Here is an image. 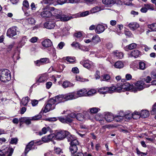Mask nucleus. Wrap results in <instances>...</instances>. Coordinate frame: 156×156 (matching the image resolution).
Wrapping results in <instances>:
<instances>
[{
    "label": "nucleus",
    "instance_id": "ddd939ff",
    "mask_svg": "<svg viewBox=\"0 0 156 156\" xmlns=\"http://www.w3.org/2000/svg\"><path fill=\"white\" fill-rule=\"evenodd\" d=\"M13 152V149L12 148H9L5 154L4 150H0V156H11Z\"/></svg>",
    "mask_w": 156,
    "mask_h": 156
},
{
    "label": "nucleus",
    "instance_id": "a878e982",
    "mask_svg": "<svg viewBox=\"0 0 156 156\" xmlns=\"http://www.w3.org/2000/svg\"><path fill=\"white\" fill-rule=\"evenodd\" d=\"M102 1L103 4L108 6H111L115 3L114 0H102Z\"/></svg>",
    "mask_w": 156,
    "mask_h": 156
},
{
    "label": "nucleus",
    "instance_id": "774afa93",
    "mask_svg": "<svg viewBox=\"0 0 156 156\" xmlns=\"http://www.w3.org/2000/svg\"><path fill=\"white\" fill-rule=\"evenodd\" d=\"M76 80L77 81H80L81 82H83L85 81V79H84L81 78L80 76H76Z\"/></svg>",
    "mask_w": 156,
    "mask_h": 156
},
{
    "label": "nucleus",
    "instance_id": "e2e57ef3",
    "mask_svg": "<svg viewBox=\"0 0 156 156\" xmlns=\"http://www.w3.org/2000/svg\"><path fill=\"white\" fill-rule=\"evenodd\" d=\"M68 3L72 4H76L79 2L80 0H68Z\"/></svg>",
    "mask_w": 156,
    "mask_h": 156
},
{
    "label": "nucleus",
    "instance_id": "9d476101",
    "mask_svg": "<svg viewBox=\"0 0 156 156\" xmlns=\"http://www.w3.org/2000/svg\"><path fill=\"white\" fill-rule=\"evenodd\" d=\"M58 119L60 122L64 123L69 124L71 123L73 121V119L70 118L68 115L65 117H58Z\"/></svg>",
    "mask_w": 156,
    "mask_h": 156
},
{
    "label": "nucleus",
    "instance_id": "0eeeda50",
    "mask_svg": "<svg viewBox=\"0 0 156 156\" xmlns=\"http://www.w3.org/2000/svg\"><path fill=\"white\" fill-rule=\"evenodd\" d=\"M122 85L124 91L131 90L134 92H136L137 91L136 89L133 88V85H131L128 83L126 82Z\"/></svg>",
    "mask_w": 156,
    "mask_h": 156
},
{
    "label": "nucleus",
    "instance_id": "1a4fd4ad",
    "mask_svg": "<svg viewBox=\"0 0 156 156\" xmlns=\"http://www.w3.org/2000/svg\"><path fill=\"white\" fill-rule=\"evenodd\" d=\"M16 27H14L9 28L7 32V36L9 37H12L16 35Z\"/></svg>",
    "mask_w": 156,
    "mask_h": 156
},
{
    "label": "nucleus",
    "instance_id": "a18cd8bd",
    "mask_svg": "<svg viewBox=\"0 0 156 156\" xmlns=\"http://www.w3.org/2000/svg\"><path fill=\"white\" fill-rule=\"evenodd\" d=\"M108 93H112L115 92L116 87L115 86L108 87Z\"/></svg>",
    "mask_w": 156,
    "mask_h": 156
},
{
    "label": "nucleus",
    "instance_id": "8fccbe9b",
    "mask_svg": "<svg viewBox=\"0 0 156 156\" xmlns=\"http://www.w3.org/2000/svg\"><path fill=\"white\" fill-rule=\"evenodd\" d=\"M50 128L49 127H47V128H46L45 127H44L42 129V133H40V135H41L43 134H45L48 131L50 130Z\"/></svg>",
    "mask_w": 156,
    "mask_h": 156
},
{
    "label": "nucleus",
    "instance_id": "58836bf2",
    "mask_svg": "<svg viewBox=\"0 0 156 156\" xmlns=\"http://www.w3.org/2000/svg\"><path fill=\"white\" fill-rule=\"evenodd\" d=\"M76 119L79 121H83L84 120V115L81 113L77 114L76 115Z\"/></svg>",
    "mask_w": 156,
    "mask_h": 156
},
{
    "label": "nucleus",
    "instance_id": "f8f14e48",
    "mask_svg": "<svg viewBox=\"0 0 156 156\" xmlns=\"http://www.w3.org/2000/svg\"><path fill=\"white\" fill-rule=\"evenodd\" d=\"M47 9L46 8H44V10L41 13V16L43 18H49L52 16V12L49 10H47Z\"/></svg>",
    "mask_w": 156,
    "mask_h": 156
},
{
    "label": "nucleus",
    "instance_id": "bf43d9fd",
    "mask_svg": "<svg viewBox=\"0 0 156 156\" xmlns=\"http://www.w3.org/2000/svg\"><path fill=\"white\" fill-rule=\"evenodd\" d=\"M124 118H125L127 120H129L132 118V114L129 113L127 114L123 115Z\"/></svg>",
    "mask_w": 156,
    "mask_h": 156
},
{
    "label": "nucleus",
    "instance_id": "f3484780",
    "mask_svg": "<svg viewBox=\"0 0 156 156\" xmlns=\"http://www.w3.org/2000/svg\"><path fill=\"white\" fill-rule=\"evenodd\" d=\"M86 91L87 89L85 88H83L77 91L76 93V98L83 96H87Z\"/></svg>",
    "mask_w": 156,
    "mask_h": 156
},
{
    "label": "nucleus",
    "instance_id": "72a5a7b5",
    "mask_svg": "<svg viewBox=\"0 0 156 156\" xmlns=\"http://www.w3.org/2000/svg\"><path fill=\"white\" fill-rule=\"evenodd\" d=\"M149 112L147 110H143L140 113V116L142 118H147L149 116Z\"/></svg>",
    "mask_w": 156,
    "mask_h": 156
},
{
    "label": "nucleus",
    "instance_id": "680f3d73",
    "mask_svg": "<svg viewBox=\"0 0 156 156\" xmlns=\"http://www.w3.org/2000/svg\"><path fill=\"white\" fill-rule=\"evenodd\" d=\"M72 71L74 73H78L79 72L78 69L76 67L73 68L72 69Z\"/></svg>",
    "mask_w": 156,
    "mask_h": 156
},
{
    "label": "nucleus",
    "instance_id": "5fc2aeb1",
    "mask_svg": "<svg viewBox=\"0 0 156 156\" xmlns=\"http://www.w3.org/2000/svg\"><path fill=\"white\" fill-rule=\"evenodd\" d=\"M152 115L156 114V103L153 106L152 109L151 111Z\"/></svg>",
    "mask_w": 156,
    "mask_h": 156
},
{
    "label": "nucleus",
    "instance_id": "37998d69",
    "mask_svg": "<svg viewBox=\"0 0 156 156\" xmlns=\"http://www.w3.org/2000/svg\"><path fill=\"white\" fill-rule=\"evenodd\" d=\"M144 6L146 7L148 10H154V5L153 4L148 3L144 4Z\"/></svg>",
    "mask_w": 156,
    "mask_h": 156
},
{
    "label": "nucleus",
    "instance_id": "4d7b16f0",
    "mask_svg": "<svg viewBox=\"0 0 156 156\" xmlns=\"http://www.w3.org/2000/svg\"><path fill=\"white\" fill-rule=\"evenodd\" d=\"M49 141L52 140L53 139L55 138V135L54 134H49L48 136Z\"/></svg>",
    "mask_w": 156,
    "mask_h": 156
},
{
    "label": "nucleus",
    "instance_id": "603ef678",
    "mask_svg": "<svg viewBox=\"0 0 156 156\" xmlns=\"http://www.w3.org/2000/svg\"><path fill=\"white\" fill-rule=\"evenodd\" d=\"M42 117L41 115H38L31 118L32 120H37L40 119Z\"/></svg>",
    "mask_w": 156,
    "mask_h": 156
},
{
    "label": "nucleus",
    "instance_id": "de8ad7c7",
    "mask_svg": "<svg viewBox=\"0 0 156 156\" xmlns=\"http://www.w3.org/2000/svg\"><path fill=\"white\" fill-rule=\"evenodd\" d=\"M89 110L91 113H96L100 110V109L98 108L94 107L90 108Z\"/></svg>",
    "mask_w": 156,
    "mask_h": 156
},
{
    "label": "nucleus",
    "instance_id": "f704fd0d",
    "mask_svg": "<svg viewBox=\"0 0 156 156\" xmlns=\"http://www.w3.org/2000/svg\"><path fill=\"white\" fill-rule=\"evenodd\" d=\"M137 46V44L135 43H132L128 46H126L125 50L126 51H128V49L132 50L135 48Z\"/></svg>",
    "mask_w": 156,
    "mask_h": 156
},
{
    "label": "nucleus",
    "instance_id": "393cba45",
    "mask_svg": "<svg viewBox=\"0 0 156 156\" xmlns=\"http://www.w3.org/2000/svg\"><path fill=\"white\" fill-rule=\"evenodd\" d=\"M140 55V52L138 50L132 51L129 54V56L130 57H134L135 58L138 57Z\"/></svg>",
    "mask_w": 156,
    "mask_h": 156
},
{
    "label": "nucleus",
    "instance_id": "6e6d98bb",
    "mask_svg": "<svg viewBox=\"0 0 156 156\" xmlns=\"http://www.w3.org/2000/svg\"><path fill=\"white\" fill-rule=\"evenodd\" d=\"M55 153L57 154H59L62 152L61 149L59 147H55L54 149Z\"/></svg>",
    "mask_w": 156,
    "mask_h": 156
},
{
    "label": "nucleus",
    "instance_id": "dca6fc26",
    "mask_svg": "<svg viewBox=\"0 0 156 156\" xmlns=\"http://www.w3.org/2000/svg\"><path fill=\"white\" fill-rule=\"evenodd\" d=\"M105 27L102 24H98L96 27L95 32L97 34L103 33L105 30Z\"/></svg>",
    "mask_w": 156,
    "mask_h": 156
},
{
    "label": "nucleus",
    "instance_id": "f03ea898",
    "mask_svg": "<svg viewBox=\"0 0 156 156\" xmlns=\"http://www.w3.org/2000/svg\"><path fill=\"white\" fill-rule=\"evenodd\" d=\"M11 79L10 71L7 69L0 70V80L2 82L6 83Z\"/></svg>",
    "mask_w": 156,
    "mask_h": 156
},
{
    "label": "nucleus",
    "instance_id": "423d86ee",
    "mask_svg": "<svg viewBox=\"0 0 156 156\" xmlns=\"http://www.w3.org/2000/svg\"><path fill=\"white\" fill-rule=\"evenodd\" d=\"M70 146L69 149L71 153L74 154L76 153L78 150L77 145H79V142L77 140H74L70 144Z\"/></svg>",
    "mask_w": 156,
    "mask_h": 156
},
{
    "label": "nucleus",
    "instance_id": "c03bdc74",
    "mask_svg": "<svg viewBox=\"0 0 156 156\" xmlns=\"http://www.w3.org/2000/svg\"><path fill=\"white\" fill-rule=\"evenodd\" d=\"M148 27L152 31H156V23L148 25Z\"/></svg>",
    "mask_w": 156,
    "mask_h": 156
},
{
    "label": "nucleus",
    "instance_id": "2f4dec72",
    "mask_svg": "<svg viewBox=\"0 0 156 156\" xmlns=\"http://www.w3.org/2000/svg\"><path fill=\"white\" fill-rule=\"evenodd\" d=\"M66 137L68 141V142H70V144L74 140H77L76 139H75V138L73 137V136H72L68 132V134H66Z\"/></svg>",
    "mask_w": 156,
    "mask_h": 156
},
{
    "label": "nucleus",
    "instance_id": "7ed1b4c3",
    "mask_svg": "<svg viewBox=\"0 0 156 156\" xmlns=\"http://www.w3.org/2000/svg\"><path fill=\"white\" fill-rule=\"evenodd\" d=\"M34 144L37 145H40L41 144V141H34V140H32L30 142L26 147L24 152L25 156H26L27 155V153L30 151L34 149L33 146Z\"/></svg>",
    "mask_w": 156,
    "mask_h": 156
},
{
    "label": "nucleus",
    "instance_id": "09e8293b",
    "mask_svg": "<svg viewBox=\"0 0 156 156\" xmlns=\"http://www.w3.org/2000/svg\"><path fill=\"white\" fill-rule=\"evenodd\" d=\"M66 59L67 62L70 63H73L75 61V58L74 57H67Z\"/></svg>",
    "mask_w": 156,
    "mask_h": 156
},
{
    "label": "nucleus",
    "instance_id": "bb28decb",
    "mask_svg": "<svg viewBox=\"0 0 156 156\" xmlns=\"http://www.w3.org/2000/svg\"><path fill=\"white\" fill-rule=\"evenodd\" d=\"M91 41L93 43L97 44L101 41L100 38L97 35H94L92 37Z\"/></svg>",
    "mask_w": 156,
    "mask_h": 156
},
{
    "label": "nucleus",
    "instance_id": "4468645a",
    "mask_svg": "<svg viewBox=\"0 0 156 156\" xmlns=\"http://www.w3.org/2000/svg\"><path fill=\"white\" fill-rule=\"evenodd\" d=\"M65 101L76 98V93L74 92L68 93L64 95Z\"/></svg>",
    "mask_w": 156,
    "mask_h": 156
},
{
    "label": "nucleus",
    "instance_id": "a19ab883",
    "mask_svg": "<svg viewBox=\"0 0 156 156\" xmlns=\"http://www.w3.org/2000/svg\"><path fill=\"white\" fill-rule=\"evenodd\" d=\"M110 79V77L108 74H104L102 75L101 77V81H108Z\"/></svg>",
    "mask_w": 156,
    "mask_h": 156
},
{
    "label": "nucleus",
    "instance_id": "6ab92c4d",
    "mask_svg": "<svg viewBox=\"0 0 156 156\" xmlns=\"http://www.w3.org/2000/svg\"><path fill=\"white\" fill-rule=\"evenodd\" d=\"M55 25V23L54 21H50L47 22L45 23L44 26L47 29H52L54 27Z\"/></svg>",
    "mask_w": 156,
    "mask_h": 156
},
{
    "label": "nucleus",
    "instance_id": "473e14b6",
    "mask_svg": "<svg viewBox=\"0 0 156 156\" xmlns=\"http://www.w3.org/2000/svg\"><path fill=\"white\" fill-rule=\"evenodd\" d=\"M73 86L74 84L73 83L67 80L63 82L62 84V86L64 88L73 87Z\"/></svg>",
    "mask_w": 156,
    "mask_h": 156
},
{
    "label": "nucleus",
    "instance_id": "5701e85b",
    "mask_svg": "<svg viewBox=\"0 0 156 156\" xmlns=\"http://www.w3.org/2000/svg\"><path fill=\"white\" fill-rule=\"evenodd\" d=\"M42 44L44 47H48L51 46L52 45V43L50 40L47 39L42 42Z\"/></svg>",
    "mask_w": 156,
    "mask_h": 156
},
{
    "label": "nucleus",
    "instance_id": "052dcab7",
    "mask_svg": "<svg viewBox=\"0 0 156 156\" xmlns=\"http://www.w3.org/2000/svg\"><path fill=\"white\" fill-rule=\"evenodd\" d=\"M68 0H58L57 2L60 5H63L65 3H68Z\"/></svg>",
    "mask_w": 156,
    "mask_h": 156
},
{
    "label": "nucleus",
    "instance_id": "b1692460",
    "mask_svg": "<svg viewBox=\"0 0 156 156\" xmlns=\"http://www.w3.org/2000/svg\"><path fill=\"white\" fill-rule=\"evenodd\" d=\"M114 118V116L111 113H108L106 114L105 116V119L108 122H111L113 120Z\"/></svg>",
    "mask_w": 156,
    "mask_h": 156
},
{
    "label": "nucleus",
    "instance_id": "338daca9",
    "mask_svg": "<svg viewBox=\"0 0 156 156\" xmlns=\"http://www.w3.org/2000/svg\"><path fill=\"white\" fill-rule=\"evenodd\" d=\"M38 101L36 100H33L31 101V103L33 106H36L38 104Z\"/></svg>",
    "mask_w": 156,
    "mask_h": 156
},
{
    "label": "nucleus",
    "instance_id": "0e129e2a",
    "mask_svg": "<svg viewBox=\"0 0 156 156\" xmlns=\"http://www.w3.org/2000/svg\"><path fill=\"white\" fill-rule=\"evenodd\" d=\"M38 39V38L37 37H33L30 39V41L32 43H35L37 41Z\"/></svg>",
    "mask_w": 156,
    "mask_h": 156
},
{
    "label": "nucleus",
    "instance_id": "6e6552de",
    "mask_svg": "<svg viewBox=\"0 0 156 156\" xmlns=\"http://www.w3.org/2000/svg\"><path fill=\"white\" fill-rule=\"evenodd\" d=\"M68 134V132L62 130L58 132L55 134V138L57 139L62 140L66 137V134Z\"/></svg>",
    "mask_w": 156,
    "mask_h": 156
},
{
    "label": "nucleus",
    "instance_id": "c9c22d12",
    "mask_svg": "<svg viewBox=\"0 0 156 156\" xmlns=\"http://www.w3.org/2000/svg\"><path fill=\"white\" fill-rule=\"evenodd\" d=\"M87 96H90L93 95L96 92V90L95 89H92L89 90L88 91L87 90Z\"/></svg>",
    "mask_w": 156,
    "mask_h": 156
},
{
    "label": "nucleus",
    "instance_id": "4c0bfd02",
    "mask_svg": "<svg viewBox=\"0 0 156 156\" xmlns=\"http://www.w3.org/2000/svg\"><path fill=\"white\" fill-rule=\"evenodd\" d=\"M72 47L75 48H78L80 49H82V46L77 41H74L71 44Z\"/></svg>",
    "mask_w": 156,
    "mask_h": 156
},
{
    "label": "nucleus",
    "instance_id": "a211bd4d",
    "mask_svg": "<svg viewBox=\"0 0 156 156\" xmlns=\"http://www.w3.org/2000/svg\"><path fill=\"white\" fill-rule=\"evenodd\" d=\"M48 62L49 60L47 58H43L35 61V63L37 66H40L41 65H43Z\"/></svg>",
    "mask_w": 156,
    "mask_h": 156
},
{
    "label": "nucleus",
    "instance_id": "c85d7f7f",
    "mask_svg": "<svg viewBox=\"0 0 156 156\" xmlns=\"http://www.w3.org/2000/svg\"><path fill=\"white\" fill-rule=\"evenodd\" d=\"M108 87H104L99 88L98 92L100 94H105L108 93Z\"/></svg>",
    "mask_w": 156,
    "mask_h": 156
},
{
    "label": "nucleus",
    "instance_id": "49530a36",
    "mask_svg": "<svg viewBox=\"0 0 156 156\" xmlns=\"http://www.w3.org/2000/svg\"><path fill=\"white\" fill-rule=\"evenodd\" d=\"M123 116L117 115L115 116L114 119L116 122H120L123 120Z\"/></svg>",
    "mask_w": 156,
    "mask_h": 156
},
{
    "label": "nucleus",
    "instance_id": "2eb2a0df",
    "mask_svg": "<svg viewBox=\"0 0 156 156\" xmlns=\"http://www.w3.org/2000/svg\"><path fill=\"white\" fill-rule=\"evenodd\" d=\"M80 63L83 65L84 67L87 69L91 68L93 66V64L92 62L88 60L81 61L80 62Z\"/></svg>",
    "mask_w": 156,
    "mask_h": 156
},
{
    "label": "nucleus",
    "instance_id": "69168bd1",
    "mask_svg": "<svg viewBox=\"0 0 156 156\" xmlns=\"http://www.w3.org/2000/svg\"><path fill=\"white\" fill-rule=\"evenodd\" d=\"M18 140L16 138H12L11 139L10 143L11 144H16Z\"/></svg>",
    "mask_w": 156,
    "mask_h": 156
},
{
    "label": "nucleus",
    "instance_id": "9b49d317",
    "mask_svg": "<svg viewBox=\"0 0 156 156\" xmlns=\"http://www.w3.org/2000/svg\"><path fill=\"white\" fill-rule=\"evenodd\" d=\"M51 99L54 100V103L55 104L65 101L64 95L63 94L57 95Z\"/></svg>",
    "mask_w": 156,
    "mask_h": 156
},
{
    "label": "nucleus",
    "instance_id": "7c9ffc66",
    "mask_svg": "<svg viewBox=\"0 0 156 156\" xmlns=\"http://www.w3.org/2000/svg\"><path fill=\"white\" fill-rule=\"evenodd\" d=\"M115 67L117 69H121L123 67L124 64L121 61H118L114 64Z\"/></svg>",
    "mask_w": 156,
    "mask_h": 156
},
{
    "label": "nucleus",
    "instance_id": "13d9d810",
    "mask_svg": "<svg viewBox=\"0 0 156 156\" xmlns=\"http://www.w3.org/2000/svg\"><path fill=\"white\" fill-rule=\"evenodd\" d=\"M27 41V38L26 36H24L22 37L21 40L20 41V43L23 45L26 43V41Z\"/></svg>",
    "mask_w": 156,
    "mask_h": 156
},
{
    "label": "nucleus",
    "instance_id": "ea45409f",
    "mask_svg": "<svg viewBox=\"0 0 156 156\" xmlns=\"http://www.w3.org/2000/svg\"><path fill=\"white\" fill-rule=\"evenodd\" d=\"M146 68V64L143 62H140L139 63V69L140 70H144Z\"/></svg>",
    "mask_w": 156,
    "mask_h": 156
},
{
    "label": "nucleus",
    "instance_id": "f257e3e1",
    "mask_svg": "<svg viewBox=\"0 0 156 156\" xmlns=\"http://www.w3.org/2000/svg\"><path fill=\"white\" fill-rule=\"evenodd\" d=\"M50 10L52 12V15L55 16L56 19H59L61 21H67L71 19V17L66 15H62V12L60 10L55 9L54 7H51Z\"/></svg>",
    "mask_w": 156,
    "mask_h": 156
},
{
    "label": "nucleus",
    "instance_id": "4be33fe9",
    "mask_svg": "<svg viewBox=\"0 0 156 156\" xmlns=\"http://www.w3.org/2000/svg\"><path fill=\"white\" fill-rule=\"evenodd\" d=\"M23 22L26 25H33L34 24L35 20L34 18L30 17L24 20Z\"/></svg>",
    "mask_w": 156,
    "mask_h": 156
},
{
    "label": "nucleus",
    "instance_id": "20e7f679",
    "mask_svg": "<svg viewBox=\"0 0 156 156\" xmlns=\"http://www.w3.org/2000/svg\"><path fill=\"white\" fill-rule=\"evenodd\" d=\"M55 105L54 100L51 98L48 101V103L44 108V112L46 113L51 110L54 109L55 108Z\"/></svg>",
    "mask_w": 156,
    "mask_h": 156
},
{
    "label": "nucleus",
    "instance_id": "79ce46f5",
    "mask_svg": "<svg viewBox=\"0 0 156 156\" xmlns=\"http://www.w3.org/2000/svg\"><path fill=\"white\" fill-rule=\"evenodd\" d=\"M101 9L100 7L96 6L92 9L90 10V12L91 13H94L101 10Z\"/></svg>",
    "mask_w": 156,
    "mask_h": 156
},
{
    "label": "nucleus",
    "instance_id": "aec40b11",
    "mask_svg": "<svg viewBox=\"0 0 156 156\" xmlns=\"http://www.w3.org/2000/svg\"><path fill=\"white\" fill-rule=\"evenodd\" d=\"M32 120L31 118L27 117H24L19 119L20 126L21 125V123L25 122L27 125H29L31 123V121Z\"/></svg>",
    "mask_w": 156,
    "mask_h": 156
},
{
    "label": "nucleus",
    "instance_id": "864d4df0",
    "mask_svg": "<svg viewBox=\"0 0 156 156\" xmlns=\"http://www.w3.org/2000/svg\"><path fill=\"white\" fill-rule=\"evenodd\" d=\"M121 91H124L123 89L122 88V84L120 85L119 86L118 85L117 87H116L115 92H120Z\"/></svg>",
    "mask_w": 156,
    "mask_h": 156
},
{
    "label": "nucleus",
    "instance_id": "39448f33",
    "mask_svg": "<svg viewBox=\"0 0 156 156\" xmlns=\"http://www.w3.org/2000/svg\"><path fill=\"white\" fill-rule=\"evenodd\" d=\"M135 87H133V88H136L137 90H141L145 87H147L149 86V84H145L144 82L143 81H137L135 84Z\"/></svg>",
    "mask_w": 156,
    "mask_h": 156
},
{
    "label": "nucleus",
    "instance_id": "412c9836",
    "mask_svg": "<svg viewBox=\"0 0 156 156\" xmlns=\"http://www.w3.org/2000/svg\"><path fill=\"white\" fill-rule=\"evenodd\" d=\"M48 77L47 75L45 74H42L40 76L38 79L36 80L37 83H41L46 81Z\"/></svg>",
    "mask_w": 156,
    "mask_h": 156
},
{
    "label": "nucleus",
    "instance_id": "e433bc0d",
    "mask_svg": "<svg viewBox=\"0 0 156 156\" xmlns=\"http://www.w3.org/2000/svg\"><path fill=\"white\" fill-rule=\"evenodd\" d=\"M29 98L28 97L23 98L21 101L20 104H22L24 106H26L27 105L29 100Z\"/></svg>",
    "mask_w": 156,
    "mask_h": 156
},
{
    "label": "nucleus",
    "instance_id": "c756f323",
    "mask_svg": "<svg viewBox=\"0 0 156 156\" xmlns=\"http://www.w3.org/2000/svg\"><path fill=\"white\" fill-rule=\"evenodd\" d=\"M113 54L118 59H121L123 56V53L122 52L117 51H114Z\"/></svg>",
    "mask_w": 156,
    "mask_h": 156
},
{
    "label": "nucleus",
    "instance_id": "cd10ccee",
    "mask_svg": "<svg viewBox=\"0 0 156 156\" xmlns=\"http://www.w3.org/2000/svg\"><path fill=\"white\" fill-rule=\"evenodd\" d=\"M129 27L131 30H134L139 27V25L136 23H132L129 24Z\"/></svg>",
    "mask_w": 156,
    "mask_h": 156
},
{
    "label": "nucleus",
    "instance_id": "3c124183",
    "mask_svg": "<svg viewBox=\"0 0 156 156\" xmlns=\"http://www.w3.org/2000/svg\"><path fill=\"white\" fill-rule=\"evenodd\" d=\"M65 43L63 42H61L58 44L57 48L58 49H61L65 45Z\"/></svg>",
    "mask_w": 156,
    "mask_h": 156
}]
</instances>
